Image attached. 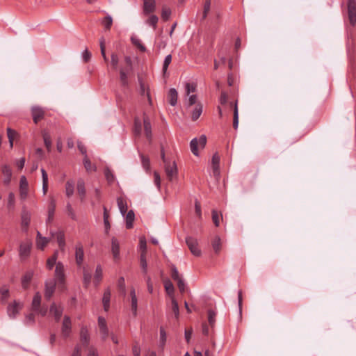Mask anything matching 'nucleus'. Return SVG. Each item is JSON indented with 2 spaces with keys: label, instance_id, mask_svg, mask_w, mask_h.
I'll return each mask as SVG.
<instances>
[{
  "label": "nucleus",
  "instance_id": "e433bc0d",
  "mask_svg": "<svg viewBox=\"0 0 356 356\" xmlns=\"http://www.w3.org/2000/svg\"><path fill=\"white\" fill-rule=\"evenodd\" d=\"M171 61H172V56H171V54H168L165 58V60H164V62L163 64V67H162V72H163V76L164 78L168 76L167 70H168V67L169 65L170 64Z\"/></svg>",
  "mask_w": 356,
  "mask_h": 356
},
{
  "label": "nucleus",
  "instance_id": "e2e57ef3",
  "mask_svg": "<svg viewBox=\"0 0 356 356\" xmlns=\"http://www.w3.org/2000/svg\"><path fill=\"white\" fill-rule=\"evenodd\" d=\"M211 7V0H206L204 5V11L202 18L205 19L207 16L208 13L210 10Z\"/></svg>",
  "mask_w": 356,
  "mask_h": 356
},
{
  "label": "nucleus",
  "instance_id": "f257e3e1",
  "mask_svg": "<svg viewBox=\"0 0 356 356\" xmlns=\"http://www.w3.org/2000/svg\"><path fill=\"white\" fill-rule=\"evenodd\" d=\"M139 251L140 252V263L144 275L145 280L147 282V290L150 293H153L154 287L151 282V278L147 275V263L146 261L147 243L145 237L142 236L139 238Z\"/></svg>",
  "mask_w": 356,
  "mask_h": 356
},
{
  "label": "nucleus",
  "instance_id": "423d86ee",
  "mask_svg": "<svg viewBox=\"0 0 356 356\" xmlns=\"http://www.w3.org/2000/svg\"><path fill=\"white\" fill-rule=\"evenodd\" d=\"M348 15L350 24L355 26L356 24V1L348 0Z\"/></svg>",
  "mask_w": 356,
  "mask_h": 356
},
{
  "label": "nucleus",
  "instance_id": "49530a36",
  "mask_svg": "<svg viewBox=\"0 0 356 356\" xmlns=\"http://www.w3.org/2000/svg\"><path fill=\"white\" fill-rule=\"evenodd\" d=\"M94 278H95V282L96 284H98L100 282V281L102 280V268L101 266H99V265H98L96 268Z\"/></svg>",
  "mask_w": 356,
  "mask_h": 356
},
{
  "label": "nucleus",
  "instance_id": "7ed1b4c3",
  "mask_svg": "<svg viewBox=\"0 0 356 356\" xmlns=\"http://www.w3.org/2000/svg\"><path fill=\"white\" fill-rule=\"evenodd\" d=\"M132 61L130 56L124 57V65L120 69V80L122 86L128 85V74L132 71Z\"/></svg>",
  "mask_w": 356,
  "mask_h": 356
},
{
  "label": "nucleus",
  "instance_id": "864d4df0",
  "mask_svg": "<svg viewBox=\"0 0 356 356\" xmlns=\"http://www.w3.org/2000/svg\"><path fill=\"white\" fill-rule=\"evenodd\" d=\"M216 313L211 310V309H209L208 310V321H209V325L213 327L215 325V323H216Z\"/></svg>",
  "mask_w": 356,
  "mask_h": 356
},
{
  "label": "nucleus",
  "instance_id": "bf43d9fd",
  "mask_svg": "<svg viewBox=\"0 0 356 356\" xmlns=\"http://www.w3.org/2000/svg\"><path fill=\"white\" fill-rule=\"evenodd\" d=\"M111 64L114 70H116L119 63V58L115 53L111 54Z\"/></svg>",
  "mask_w": 356,
  "mask_h": 356
},
{
  "label": "nucleus",
  "instance_id": "58836bf2",
  "mask_svg": "<svg viewBox=\"0 0 356 356\" xmlns=\"http://www.w3.org/2000/svg\"><path fill=\"white\" fill-rule=\"evenodd\" d=\"M83 284L85 287H88L91 282V273L85 268H83Z\"/></svg>",
  "mask_w": 356,
  "mask_h": 356
},
{
  "label": "nucleus",
  "instance_id": "6e6552de",
  "mask_svg": "<svg viewBox=\"0 0 356 356\" xmlns=\"http://www.w3.org/2000/svg\"><path fill=\"white\" fill-rule=\"evenodd\" d=\"M72 331V322L71 319L68 316H65L63 318L62 327H61V334L64 338H67L70 337Z\"/></svg>",
  "mask_w": 356,
  "mask_h": 356
},
{
  "label": "nucleus",
  "instance_id": "680f3d73",
  "mask_svg": "<svg viewBox=\"0 0 356 356\" xmlns=\"http://www.w3.org/2000/svg\"><path fill=\"white\" fill-rule=\"evenodd\" d=\"M66 210L67 215L73 220H76V215L72 209V207L70 203H67L66 205Z\"/></svg>",
  "mask_w": 356,
  "mask_h": 356
},
{
  "label": "nucleus",
  "instance_id": "6e6d98bb",
  "mask_svg": "<svg viewBox=\"0 0 356 356\" xmlns=\"http://www.w3.org/2000/svg\"><path fill=\"white\" fill-rule=\"evenodd\" d=\"M104 175H105V177H106L107 181L109 184H111L114 181V175L109 168H106L104 170Z\"/></svg>",
  "mask_w": 356,
  "mask_h": 356
},
{
  "label": "nucleus",
  "instance_id": "f8f14e48",
  "mask_svg": "<svg viewBox=\"0 0 356 356\" xmlns=\"http://www.w3.org/2000/svg\"><path fill=\"white\" fill-rule=\"evenodd\" d=\"M31 246L32 243L30 241H27L20 244L19 252L21 259H24L29 256Z\"/></svg>",
  "mask_w": 356,
  "mask_h": 356
},
{
  "label": "nucleus",
  "instance_id": "ddd939ff",
  "mask_svg": "<svg viewBox=\"0 0 356 356\" xmlns=\"http://www.w3.org/2000/svg\"><path fill=\"white\" fill-rule=\"evenodd\" d=\"M1 170L3 175L4 176L3 184L5 185H8L10 183L12 178V169L9 165L4 164L1 166Z\"/></svg>",
  "mask_w": 356,
  "mask_h": 356
},
{
  "label": "nucleus",
  "instance_id": "c9c22d12",
  "mask_svg": "<svg viewBox=\"0 0 356 356\" xmlns=\"http://www.w3.org/2000/svg\"><path fill=\"white\" fill-rule=\"evenodd\" d=\"M212 248L216 254H219L221 249V241L218 236H216L211 242Z\"/></svg>",
  "mask_w": 356,
  "mask_h": 356
},
{
  "label": "nucleus",
  "instance_id": "cd10ccee",
  "mask_svg": "<svg viewBox=\"0 0 356 356\" xmlns=\"http://www.w3.org/2000/svg\"><path fill=\"white\" fill-rule=\"evenodd\" d=\"M117 204L121 214L124 216L128 208L127 201L122 197H118L117 198Z\"/></svg>",
  "mask_w": 356,
  "mask_h": 356
},
{
  "label": "nucleus",
  "instance_id": "a211bd4d",
  "mask_svg": "<svg viewBox=\"0 0 356 356\" xmlns=\"http://www.w3.org/2000/svg\"><path fill=\"white\" fill-rule=\"evenodd\" d=\"M76 190L78 194L80 196L81 200L83 201L86 197V191L85 187V181L82 178H79L77 180Z\"/></svg>",
  "mask_w": 356,
  "mask_h": 356
},
{
  "label": "nucleus",
  "instance_id": "6ab92c4d",
  "mask_svg": "<svg viewBox=\"0 0 356 356\" xmlns=\"http://www.w3.org/2000/svg\"><path fill=\"white\" fill-rule=\"evenodd\" d=\"M211 164L214 176H218L220 174V156L218 153L213 155Z\"/></svg>",
  "mask_w": 356,
  "mask_h": 356
},
{
  "label": "nucleus",
  "instance_id": "2eb2a0df",
  "mask_svg": "<svg viewBox=\"0 0 356 356\" xmlns=\"http://www.w3.org/2000/svg\"><path fill=\"white\" fill-rule=\"evenodd\" d=\"M31 114L34 123L37 124L44 116V110L39 106H33L31 108Z\"/></svg>",
  "mask_w": 356,
  "mask_h": 356
},
{
  "label": "nucleus",
  "instance_id": "338daca9",
  "mask_svg": "<svg viewBox=\"0 0 356 356\" xmlns=\"http://www.w3.org/2000/svg\"><path fill=\"white\" fill-rule=\"evenodd\" d=\"M196 89V85L195 83H187L186 84V95H188L191 92H194Z\"/></svg>",
  "mask_w": 356,
  "mask_h": 356
},
{
  "label": "nucleus",
  "instance_id": "f03ea898",
  "mask_svg": "<svg viewBox=\"0 0 356 356\" xmlns=\"http://www.w3.org/2000/svg\"><path fill=\"white\" fill-rule=\"evenodd\" d=\"M161 156L164 163V170L166 177L169 180H172L173 178L177 176V168L176 163L174 160L165 155L163 148L161 149Z\"/></svg>",
  "mask_w": 356,
  "mask_h": 356
},
{
  "label": "nucleus",
  "instance_id": "3c124183",
  "mask_svg": "<svg viewBox=\"0 0 356 356\" xmlns=\"http://www.w3.org/2000/svg\"><path fill=\"white\" fill-rule=\"evenodd\" d=\"M43 139H44V145H45L47 151L50 152L51 149V139L50 135L47 133H44L43 134Z\"/></svg>",
  "mask_w": 356,
  "mask_h": 356
},
{
  "label": "nucleus",
  "instance_id": "69168bd1",
  "mask_svg": "<svg viewBox=\"0 0 356 356\" xmlns=\"http://www.w3.org/2000/svg\"><path fill=\"white\" fill-rule=\"evenodd\" d=\"M15 195L13 193L10 192L8 194V207L13 208L14 205H15Z\"/></svg>",
  "mask_w": 356,
  "mask_h": 356
},
{
  "label": "nucleus",
  "instance_id": "79ce46f5",
  "mask_svg": "<svg viewBox=\"0 0 356 356\" xmlns=\"http://www.w3.org/2000/svg\"><path fill=\"white\" fill-rule=\"evenodd\" d=\"M1 302H6L10 296L9 289L6 286H3L0 289Z\"/></svg>",
  "mask_w": 356,
  "mask_h": 356
},
{
  "label": "nucleus",
  "instance_id": "de8ad7c7",
  "mask_svg": "<svg viewBox=\"0 0 356 356\" xmlns=\"http://www.w3.org/2000/svg\"><path fill=\"white\" fill-rule=\"evenodd\" d=\"M171 15V10L167 6H163L161 11V18L163 21H168Z\"/></svg>",
  "mask_w": 356,
  "mask_h": 356
},
{
  "label": "nucleus",
  "instance_id": "9b49d317",
  "mask_svg": "<svg viewBox=\"0 0 356 356\" xmlns=\"http://www.w3.org/2000/svg\"><path fill=\"white\" fill-rule=\"evenodd\" d=\"M84 252L83 247L81 243H78L75 247V259L76 264L79 267H81L83 262Z\"/></svg>",
  "mask_w": 356,
  "mask_h": 356
},
{
  "label": "nucleus",
  "instance_id": "0eeeda50",
  "mask_svg": "<svg viewBox=\"0 0 356 356\" xmlns=\"http://www.w3.org/2000/svg\"><path fill=\"white\" fill-rule=\"evenodd\" d=\"M186 243L194 256L199 257L201 255V250L198 248L197 239L191 236H188L186 238Z\"/></svg>",
  "mask_w": 356,
  "mask_h": 356
},
{
  "label": "nucleus",
  "instance_id": "9d476101",
  "mask_svg": "<svg viewBox=\"0 0 356 356\" xmlns=\"http://www.w3.org/2000/svg\"><path fill=\"white\" fill-rule=\"evenodd\" d=\"M22 305L15 300L13 303L8 305L7 307V313L9 317L15 318L19 312L22 309Z\"/></svg>",
  "mask_w": 356,
  "mask_h": 356
},
{
  "label": "nucleus",
  "instance_id": "4c0bfd02",
  "mask_svg": "<svg viewBox=\"0 0 356 356\" xmlns=\"http://www.w3.org/2000/svg\"><path fill=\"white\" fill-rule=\"evenodd\" d=\"M74 182L72 180L67 181L65 184V194L67 197H70L74 193Z\"/></svg>",
  "mask_w": 356,
  "mask_h": 356
},
{
  "label": "nucleus",
  "instance_id": "a878e982",
  "mask_svg": "<svg viewBox=\"0 0 356 356\" xmlns=\"http://www.w3.org/2000/svg\"><path fill=\"white\" fill-rule=\"evenodd\" d=\"M33 273L31 271L26 272L22 277V286L24 289L29 288V284L33 278Z\"/></svg>",
  "mask_w": 356,
  "mask_h": 356
},
{
  "label": "nucleus",
  "instance_id": "2f4dec72",
  "mask_svg": "<svg viewBox=\"0 0 356 356\" xmlns=\"http://www.w3.org/2000/svg\"><path fill=\"white\" fill-rule=\"evenodd\" d=\"M31 221V215L26 211H24L22 214V227L23 229H27Z\"/></svg>",
  "mask_w": 356,
  "mask_h": 356
},
{
  "label": "nucleus",
  "instance_id": "dca6fc26",
  "mask_svg": "<svg viewBox=\"0 0 356 356\" xmlns=\"http://www.w3.org/2000/svg\"><path fill=\"white\" fill-rule=\"evenodd\" d=\"M143 124L146 138L151 143L152 141V127L148 117L144 116Z\"/></svg>",
  "mask_w": 356,
  "mask_h": 356
},
{
  "label": "nucleus",
  "instance_id": "c85d7f7f",
  "mask_svg": "<svg viewBox=\"0 0 356 356\" xmlns=\"http://www.w3.org/2000/svg\"><path fill=\"white\" fill-rule=\"evenodd\" d=\"M229 104L231 106H234L233 127L234 129H236L238 125V111L237 101H236L234 103L230 102Z\"/></svg>",
  "mask_w": 356,
  "mask_h": 356
},
{
  "label": "nucleus",
  "instance_id": "39448f33",
  "mask_svg": "<svg viewBox=\"0 0 356 356\" xmlns=\"http://www.w3.org/2000/svg\"><path fill=\"white\" fill-rule=\"evenodd\" d=\"M207 143V137L205 135H202L198 139L197 138H193L190 143V147L192 153L198 156L197 147L200 146L201 148H204Z\"/></svg>",
  "mask_w": 356,
  "mask_h": 356
},
{
  "label": "nucleus",
  "instance_id": "5701e85b",
  "mask_svg": "<svg viewBox=\"0 0 356 356\" xmlns=\"http://www.w3.org/2000/svg\"><path fill=\"white\" fill-rule=\"evenodd\" d=\"M110 299L111 290L108 288L105 290L102 298V303L105 312H108L110 308Z\"/></svg>",
  "mask_w": 356,
  "mask_h": 356
},
{
  "label": "nucleus",
  "instance_id": "37998d69",
  "mask_svg": "<svg viewBox=\"0 0 356 356\" xmlns=\"http://www.w3.org/2000/svg\"><path fill=\"white\" fill-rule=\"evenodd\" d=\"M164 286L168 294L171 297H174L175 288L172 283L170 280H166L164 283Z\"/></svg>",
  "mask_w": 356,
  "mask_h": 356
},
{
  "label": "nucleus",
  "instance_id": "13d9d810",
  "mask_svg": "<svg viewBox=\"0 0 356 356\" xmlns=\"http://www.w3.org/2000/svg\"><path fill=\"white\" fill-rule=\"evenodd\" d=\"M49 241V240L47 238H43L42 239L37 240L36 245L38 248L43 250Z\"/></svg>",
  "mask_w": 356,
  "mask_h": 356
},
{
  "label": "nucleus",
  "instance_id": "4d7b16f0",
  "mask_svg": "<svg viewBox=\"0 0 356 356\" xmlns=\"http://www.w3.org/2000/svg\"><path fill=\"white\" fill-rule=\"evenodd\" d=\"M131 40L132 43L135 46H136L141 51H145V47L141 43V42H140V40L139 39H138L137 38H135V37H132L131 38Z\"/></svg>",
  "mask_w": 356,
  "mask_h": 356
},
{
  "label": "nucleus",
  "instance_id": "a19ab883",
  "mask_svg": "<svg viewBox=\"0 0 356 356\" xmlns=\"http://www.w3.org/2000/svg\"><path fill=\"white\" fill-rule=\"evenodd\" d=\"M166 338H167V335H166V332L164 330V328L163 327H160V340H159V347L163 350V348L165 345V342H166Z\"/></svg>",
  "mask_w": 356,
  "mask_h": 356
},
{
  "label": "nucleus",
  "instance_id": "c03bdc74",
  "mask_svg": "<svg viewBox=\"0 0 356 356\" xmlns=\"http://www.w3.org/2000/svg\"><path fill=\"white\" fill-rule=\"evenodd\" d=\"M83 165L87 172L96 170V166L92 165L87 155L83 158Z\"/></svg>",
  "mask_w": 356,
  "mask_h": 356
},
{
  "label": "nucleus",
  "instance_id": "7c9ffc66",
  "mask_svg": "<svg viewBox=\"0 0 356 356\" xmlns=\"http://www.w3.org/2000/svg\"><path fill=\"white\" fill-rule=\"evenodd\" d=\"M202 113V105L197 104L191 113V118L193 121L197 120Z\"/></svg>",
  "mask_w": 356,
  "mask_h": 356
},
{
  "label": "nucleus",
  "instance_id": "20e7f679",
  "mask_svg": "<svg viewBox=\"0 0 356 356\" xmlns=\"http://www.w3.org/2000/svg\"><path fill=\"white\" fill-rule=\"evenodd\" d=\"M55 279L56 284H58L59 288H63L65 282V268L64 266L61 262H58L56 265L55 273H54Z\"/></svg>",
  "mask_w": 356,
  "mask_h": 356
},
{
  "label": "nucleus",
  "instance_id": "f704fd0d",
  "mask_svg": "<svg viewBox=\"0 0 356 356\" xmlns=\"http://www.w3.org/2000/svg\"><path fill=\"white\" fill-rule=\"evenodd\" d=\"M41 299H42V297H41L40 293L39 292H37L34 295L33 301H32V309L33 311L39 309V307H40Z\"/></svg>",
  "mask_w": 356,
  "mask_h": 356
},
{
  "label": "nucleus",
  "instance_id": "8fccbe9b",
  "mask_svg": "<svg viewBox=\"0 0 356 356\" xmlns=\"http://www.w3.org/2000/svg\"><path fill=\"white\" fill-rule=\"evenodd\" d=\"M102 24L104 26L106 30H110V29H111V27L112 26V24H113V19H112V17L110 15L106 16L103 19V20L102 22Z\"/></svg>",
  "mask_w": 356,
  "mask_h": 356
},
{
  "label": "nucleus",
  "instance_id": "603ef678",
  "mask_svg": "<svg viewBox=\"0 0 356 356\" xmlns=\"http://www.w3.org/2000/svg\"><path fill=\"white\" fill-rule=\"evenodd\" d=\"M57 252H55L54 255L49 258L47 261V267L49 270H51L54 266L56 265Z\"/></svg>",
  "mask_w": 356,
  "mask_h": 356
},
{
  "label": "nucleus",
  "instance_id": "72a5a7b5",
  "mask_svg": "<svg viewBox=\"0 0 356 356\" xmlns=\"http://www.w3.org/2000/svg\"><path fill=\"white\" fill-rule=\"evenodd\" d=\"M59 248L63 250L65 245V234L63 231H59L55 234Z\"/></svg>",
  "mask_w": 356,
  "mask_h": 356
},
{
  "label": "nucleus",
  "instance_id": "09e8293b",
  "mask_svg": "<svg viewBox=\"0 0 356 356\" xmlns=\"http://www.w3.org/2000/svg\"><path fill=\"white\" fill-rule=\"evenodd\" d=\"M172 302V310L175 314V318L177 319L179 316V309L177 301L175 300V297H172L171 299Z\"/></svg>",
  "mask_w": 356,
  "mask_h": 356
},
{
  "label": "nucleus",
  "instance_id": "052dcab7",
  "mask_svg": "<svg viewBox=\"0 0 356 356\" xmlns=\"http://www.w3.org/2000/svg\"><path fill=\"white\" fill-rule=\"evenodd\" d=\"M134 132L136 135H140L141 132V122L138 118L134 120Z\"/></svg>",
  "mask_w": 356,
  "mask_h": 356
},
{
  "label": "nucleus",
  "instance_id": "5fc2aeb1",
  "mask_svg": "<svg viewBox=\"0 0 356 356\" xmlns=\"http://www.w3.org/2000/svg\"><path fill=\"white\" fill-rule=\"evenodd\" d=\"M118 287L120 291H121L123 295H125L126 293V288H125V282H124V278L123 277H120L118 279Z\"/></svg>",
  "mask_w": 356,
  "mask_h": 356
},
{
  "label": "nucleus",
  "instance_id": "0e129e2a",
  "mask_svg": "<svg viewBox=\"0 0 356 356\" xmlns=\"http://www.w3.org/2000/svg\"><path fill=\"white\" fill-rule=\"evenodd\" d=\"M99 333L101 334L102 339L103 341L106 340V339L108 337V329L107 326L103 327H100L99 328Z\"/></svg>",
  "mask_w": 356,
  "mask_h": 356
},
{
  "label": "nucleus",
  "instance_id": "a18cd8bd",
  "mask_svg": "<svg viewBox=\"0 0 356 356\" xmlns=\"http://www.w3.org/2000/svg\"><path fill=\"white\" fill-rule=\"evenodd\" d=\"M211 214H212V220L215 225L216 227H219L220 225V218H221L222 219V216L221 213H218V212L215 210V209H213L212 210V212H211Z\"/></svg>",
  "mask_w": 356,
  "mask_h": 356
},
{
  "label": "nucleus",
  "instance_id": "b1692460",
  "mask_svg": "<svg viewBox=\"0 0 356 356\" xmlns=\"http://www.w3.org/2000/svg\"><path fill=\"white\" fill-rule=\"evenodd\" d=\"M56 209V200L51 197L49 204L48 207V218H47V222H50L53 220L54 216V212Z\"/></svg>",
  "mask_w": 356,
  "mask_h": 356
},
{
  "label": "nucleus",
  "instance_id": "774afa93",
  "mask_svg": "<svg viewBox=\"0 0 356 356\" xmlns=\"http://www.w3.org/2000/svg\"><path fill=\"white\" fill-rule=\"evenodd\" d=\"M141 160H142V164L143 168L146 170H149V159L147 156H145L144 155H141Z\"/></svg>",
  "mask_w": 356,
  "mask_h": 356
},
{
  "label": "nucleus",
  "instance_id": "4468645a",
  "mask_svg": "<svg viewBox=\"0 0 356 356\" xmlns=\"http://www.w3.org/2000/svg\"><path fill=\"white\" fill-rule=\"evenodd\" d=\"M29 184L25 176H22L19 181V193L22 199H26L28 195Z\"/></svg>",
  "mask_w": 356,
  "mask_h": 356
},
{
  "label": "nucleus",
  "instance_id": "bb28decb",
  "mask_svg": "<svg viewBox=\"0 0 356 356\" xmlns=\"http://www.w3.org/2000/svg\"><path fill=\"white\" fill-rule=\"evenodd\" d=\"M135 220V213L133 210H130L127 212L125 216L126 221V228L131 229L134 225V222Z\"/></svg>",
  "mask_w": 356,
  "mask_h": 356
},
{
  "label": "nucleus",
  "instance_id": "ea45409f",
  "mask_svg": "<svg viewBox=\"0 0 356 356\" xmlns=\"http://www.w3.org/2000/svg\"><path fill=\"white\" fill-rule=\"evenodd\" d=\"M7 136L8 138L10 147V148H12L13 147V140L17 136V133L16 131L8 127L7 128Z\"/></svg>",
  "mask_w": 356,
  "mask_h": 356
},
{
  "label": "nucleus",
  "instance_id": "473e14b6",
  "mask_svg": "<svg viewBox=\"0 0 356 356\" xmlns=\"http://www.w3.org/2000/svg\"><path fill=\"white\" fill-rule=\"evenodd\" d=\"M41 172L42 178V191L44 195H45L48 191V175L44 168L41 169Z\"/></svg>",
  "mask_w": 356,
  "mask_h": 356
},
{
  "label": "nucleus",
  "instance_id": "1a4fd4ad",
  "mask_svg": "<svg viewBox=\"0 0 356 356\" xmlns=\"http://www.w3.org/2000/svg\"><path fill=\"white\" fill-rule=\"evenodd\" d=\"M56 285V282L54 280H51L45 282L44 298L46 300H49L51 299L54 293Z\"/></svg>",
  "mask_w": 356,
  "mask_h": 356
},
{
  "label": "nucleus",
  "instance_id": "f3484780",
  "mask_svg": "<svg viewBox=\"0 0 356 356\" xmlns=\"http://www.w3.org/2000/svg\"><path fill=\"white\" fill-rule=\"evenodd\" d=\"M50 312L54 314L55 321L58 322L62 316L63 308L61 306L57 307L56 305L53 302L50 306Z\"/></svg>",
  "mask_w": 356,
  "mask_h": 356
},
{
  "label": "nucleus",
  "instance_id": "4be33fe9",
  "mask_svg": "<svg viewBox=\"0 0 356 356\" xmlns=\"http://www.w3.org/2000/svg\"><path fill=\"white\" fill-rule=\"evenodd\" d=\"M131 296V310L134 316L136 315L137 307H138V300L136 295V291L134 288H131L130 291Z\"/></svg>",
  "mask_w": 356,
  "mask_h": 356
},
{
  "label": "nucleus",
  "instance_id": "c756f323",
  "mask_svg": "<svg viewBox=\"0 0 356 356\" xmlns=\"http://www.w3.org/2000/svg\"><path fill=\"white\" fill-rule=\"evenodd\" d=\"M178 93L175 88H170L168 92V102L170 105L175 106L177 102Z\"/></svg>",
  "mask_w": 356,
  "mask_h": 356
},
{
  "label": "nucleus",
  "instance_id": "412c9836",
  "mask_svg": "<svg viewBox=\"0 0 356 356\" xmlns=\"http://www.w3.org/2000/svg\"><path fill=\"white\" fill-rule=\"evenodd\" d=\"M80 340L83 345L87 346L90 342V335L86 327L83 326L80 330Z\"/></svg>",
  "mask_w": 356,
  "mask_h": 356
},
{
  "label": "nucleus",
  "instance_id": "393cba45",
  "mask_svg": "<svg viewBox=\"0 0 356 356\" xmlns=\"http://www.w3.org/2000/svg\"><path fill=\"white\" fill-rule=\"evenodd\" d=\"M111 250L114 259H118L120 256V245L118 239L115 237H113L111 240Z\"/></svg>",
  "mask_w": 356,
  "mask_h": 356
},
{
  "label": "nucleus",
  "instance_id": "aec40b11",
  "mask_svg": "<svg viewBox=\"0 0 356 356\" xmlns=\"http://www.w3.org/2000/svg\"><path fill=\"white\" fill-rule=\"evenodd\" d=\"M155 8V0H144L143 12L145 15H149L154 12Z\"/></svg>",
  "mask_w": 356,
  "mask_h": 356
}]
</instances>
